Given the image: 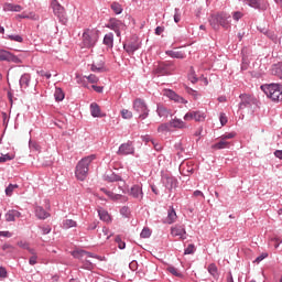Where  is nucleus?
<instances>
[{
  "label": "nucleus",
  "mask_w": 282,
  "mask_h": 282,
  "mask_svg": "<svg viewBox=\"0 0 282 282\" xmlns=\"http://www.w3.org/2000/svg\"><path fill=\"white\" fill-rule=\"evenodd\" d=\"M133 109L139 113L140 120L149 118V107L144 100L138 98L133 101Z\"/></svg>",
  "instance_id": "4"
},
{
  "label": "nucleus",
  "mask_w": 282,
  "mask_h": 282,
  "mask_svg": "<svg viewBox=\"0 0 282 282\" xmlns=\"http://www.w3.org/2000/svg\"><path fill=\"white\" fill-rule=\"evenodd\" d=\"M94 160H96V154L85 156L77 163L75 170L77 180H80V182H85V180H87V175L89 173V164H91Z\"/></svg>",
  "instance_id": "1"
},
{
  "label": "nucleus",
  "mask_w": 282,
  "mask_h": 282,
  "mask_svg": "<svg viewBox=\"0 0 282 282\" xmlns=\"http://www.w3.org/2000/svg\"><path fill=\"white\" fill-rule=\"evenodd\" d=\"M100 239H110L111 238V231H109V228L104 227L101 232L99 234Z\"/></svg>",
  "instance_id": "39"
},
{
  "label": "nucleus",
  "mask_w": 282,
  "mask_h": 282,
  "mask_svg": "<svg viewBox=\"0 0 282 282\" xmlns=\"http://www.w3.org/2000/svg\"><path fill=\"white\" fill-rule=\"evenodd\" d=\"M195 252V245H188L185 249L184 254H193Z\"/></svg>",
  "instance_id": "54"
},
{
  "label": "nucleus",
  "mask_w": 282,
  "mask_h": 282,
  "mask_svg": "<svg viewBox=\"0 0 282 282\" xmlns=\"http://www.w3.org/2000/svg\"><path fill=\"white\" fill-rule=\"evenodd\" d=\"M133 153H135V148L130 141L122 143L117 151V155H133Z\"/></svg>",
  "instance_id": "8"
},
{
  "label": "nucleus",
  "mask_w": 282,
  "mask_h": 282,
  "mask_svg": "<svg viewBox=\"0 0 282 282\" xmlns=\"http://www.w3.org/2000/svg\"><path fill=\"white\" fill-rule=\"evenodd\" d=\"M106 182H120V176L115 173L107 174L105 176Z\"/></svg>",
  "instance_id": "41"
},
{
  "label": "nucleus",
  "mask_w": 282,
  "mask_h": 282,
  "mask_svg": "<svg viewBox=\"0 0 282 282\" xmlns=\"http://www.w3.org/2000/svg\"><path fill=\"white\" fill-rule=\"evenodd\" d=\"M219 120H220L221 127H225V124H227L228 122V117H226V113L221 112L219 116Z\"/></svg>",
  "instance_id": "53"
},
{
  "label": "nucleus",
  "mask_w": 282,
  "mask_h": 282,
  "mask_svg": "<svg viewBox=\"0 0 282 282\" xmlns=\"http://www.w3.org/2000/svg\"><path fill=\"white\" fill-rule=\"evenodd\" d=\"M130 195L137 199H142V187L140 185H134L130 189Z\"/></svg>",
  "instance_id": "24"
},
{
  "label": "nucleus",
  "mask_w": 282,
  "mask_h": 282,
  "mask_svg": "<svg viewBox=\"0 0 282 282\" xmlns=\"http://www.w3.org/2000/svg\"><path fill=\"white\" fill-rule=\"evenodd\" d=\"M18 246L19 248H22V250H28V252H30V250H34L33 248L30 247V243L23 240L19 241Z\"/></svg>",
  "instance_id": "45"
},
{
  "label": "nucleus",
  "mask_w": 282,
  "mask_h": 282,
  "mask_svg": "<svg viewBox=\"0 0 282 282\" xmlns=\"http://www.w3.org/2000/svg\"><path fill=\"white\" fill-rule=\"evenodd\" d=\"M97 42H98V31L88 29L83 33L84 47H94Z\"/></svg>",
  "instance_id": "3"
},
{
  "label": "nucleus",
  "mask_w": 282,
  "mask_h": 282,
  "mask_svg": "<svg viewBox=\"0 0 282 282\" xmlns=\"http://www.w3.org/2000/svg\"><path fill=\"white\" fill-rule=\"evenodd\" d=\"M263 259H268V253H262L261 256L256 258L254 263H261V261H263Z\"/></svg>",
  "instance_id": "58"
},
{
  "label": "nucleus",
  "mask_w": 282,
  "mask_h": 282,
  "mask_svg": "<svg viewBox=\"0 0 282 282\" xmlns=\"http://www.w3.org/2000/svg\"><path fill=\"white\" fill-rule=\"evenodd\" d=\"M195 122H204L206 120V113L202 111H193Z\"/></svg>",
  "instance_id": "37"
},
{
  "label": "nucleus",
  "mask_w": 282,
  "mask_h": 282,
  "mask_svg": "<svg viewBox=\"0 0 282 282\" xmlns=\"http://www.w3.org/2000/svg\"><path fill=\"white\" fill-rule=\"evenodd\" d=\"M54 97L57 102H61L62 100L65 99V93H63V89L56 88L54 93Z\"/></svg>",
  "instance_id": "38"
},
{
  "label": "nucleus",
  "mask_w": 282,
  "mask_h": 282,
  "mask_svg": "<svg viewBox=\"0 0 282 282\" xmlns=\"http://www.w3.org/2000/svg\"><path fill=\"white\" fill-rule=\"evenodd\" d=\"M8 276V271L6 268L0 267V279H6Z\"/></svg>",
  "instance_id": "61"
},
{
  "label": "nucleus",
  "mask_w": 282,
  "mask_h": 282,
  "mask_svg": "<svg viewBox=\"0 0 282 282\" xmlns=\"http://www.w3.org/2000/svg\"><path fill=\"white\" fill-rule=\"evenodd\" d=\"M184 120H186L187 122H189V120H194V112L189 111L184 116Z\"/></svg>",
  "instance_id": "60"
},
{
  "label": "nucleus",
  "mask_w": 282,
  "mask_h": 282,
  "mask_svg": "<svg viewBox=\"0 0 282 282\" xmlns=\"http://www.w3.org/2000/svg\"><path fill=\"white\" fill-rule=\"evenodd\" d=\"M19 217H21V213L19 210L11 209L6 214V221H14Z\"/></svg>",
  "instance_id": "20"
},
{
  "label": "nucleus",
  "mask_w": 282,
  "mask_h": 282,
  "mask_svg": "<svg viewBox=\"0 0 282 282\" xmlns=\"http://www.w3.org/2000/svg\"><path fill=\"white\" fill-rule=\"evenodd\" d=\"M10 160H14V155L4 154L0 156V164H3L4 162H10Z\"/></svg>",
  "instance_id": "49"
},
{
  "label": "nucleus",
  "mask_w": 282,
  "mask_h": 282,
  "mask_svg": "<svg viewBox=\"0 0 282 282\" xmlns=\"http://www.w3.org/2000/svg\"><path fill=\"white\" fill-rule=\"evenodd\" d=\"M90 72H95V73H102V72H107V68L105 67V58L104 57H99L97 59H95L93 62V64L90 65Z\"/></svg>",
  "instance_id": "10"
},
{
  "label": "nucleus",
  "mask_w": 282,
  "mask_h": 282,
  "mask_svg": "<svg viewBox=\"0 0 282 282\" xmlns=\"http://www.w3.org/2000/svg\"><path fill=\"white\" fill-rule=\"evenodd\" d=\"M223 140H232V138H235V132H230V133H228V134H223L221 137H220Z\"/></svg>",
  "instance_id": "59"
},
{
  "label": "nucleus",
  "mask_w": 282,
  "mask_h": 282,
  "mask_svg": "<svg viewBox=\"0 0 282 282\" xmlns=\"http://www.w3.org/2000/svg\"><path fill=\"white\" fill-rule=\"evenodd\" d=\"M15 188H19V185L17 184H10L7 188H6V195H8V197H11L12 193H14Z\"/></svg>",
  "instance_id": "43"
},
{
  "label": "nucleus",
  "mask_w": 282,
  "mask_h": 282,
  "mask_svg": "<svg viewBox=\"0 0 282 282\" xmlns=\"http://www.w3.org/2000/svg\"><path fill=\"white\" fill-rule=\"evenodd\" d=\"M72 257H74V259H83V257H94V254L85 250H74L72 251Z\"/></svg>",
  "instance_id": "23"
},
{
  "label": "nucleus",
  "mask_w": 282,
  "mask_h": 282,
  "mask_svg": "<svg viewBox=\"0 0 282 282\" xmlns=\"http://www.w3.org/2000/svg\"><path fill=\"white\" fill-rule=\"evenodd\" d=\"M156 113L160 118H169V116H171V110L162 105H158Z\"/></svg>",
  "instance_id": "21"
},
{
  "label": "nucleus",
  "mask_w": 282,
  "mask_h": 282,
  "mask_svg": "<svg viewBox=\"0 0 282 282\" xmlns=\"http://www.w3.org/2000/svg\"><path fill=\"white\" fill-rule=\"evenodd\" d=\"M86 78H87V80H88L89 83H93V84L98 83V76H96V75H94V74H90V75L87 76Z\"/></svg>",
  "instance_id": "56"
},
{
  "label": "nucleus",
  "mask_w": 282,
  "mask_h": 282,
  "mask_svg": "<svg viewBox=\"0 0 282 282\" xmlns=\"http://www.w3.org/2000/svg\"><path fill=\"white\" fill-rule=\"evenodd\" d=\"M100 191L105 193V195H107L109 199H112V202H118V199L122 198V195L115 194L113 192L107 191V188H101Z\"/></svg>",
  "instance_id": "30"
},
{
  "label": "nucleus",
  "mask_w": 282,
  "mask_h": 282,
  "mask_svg": "<svg viewBox=\"0 0 282 282\" xmlns=\"http://www.w3.org/2000/svg\"><path fill=\"white\" fill-rule=\"evenodd\" d=\"M29 253L31 254V257L29 258V263L31 265H36V263H39V254H36V250L29 249Z\"/></svg>",
  "instance_id": "33"
},
{
  "label": "nucleus",
  "mask_w": 282,
  "mask_h": 282,
  "mask_svg": "<svg viewBox=\"0 0 282 282\" xmlns=\"http://www.w3.org/2000/svg\"><path fill=\"white\" fill-rule=\"evenodd\" d=\"M115 241L118 243V248L120 250H124V248H127V243H124L120 237H116Z\"/></svg>",
  "instance_id": "50"
},
{
  "label": "nucleus",
  "mask_w": 282,
  "mask_h": 282,
  "mask_svg": "<svg viewBox=\"0 0 282 282\" xmlns=\"http://www.w3.org/2000/svg\"><path fill=\"white\" fill-rule=\"evenodd\" d=\"M90 113L93 118H102V113L100 112V106L94 102L90 105Z\"/></svg>",
  "instance_id": "22"
},
{
  "label": "nucleus",
  "mask_w": 282,
  "mask_h": 282,
  "mask_svg": "<svg viewBox=\"0 0 282 282\" xmlns=\"http://www.w3.org/2000/svg\"><path fill=\"white\" fill-rule=\"evenodd\" d=\"M209 23H210L212 28H214V30H218L219 29V13L216 15H212V18L209 19Z\"/></svg>",
  "instance_id": "36"
},
{
  "label": "nucleus",
  "mask_w": 282,
  "mask_h": 282,
  "mask_svg": "<svg viewBox=\"0 0 282 282\" xmlns=\"http://www.w3.org/2000/svg\"><path fill=\"white\" fill-rule=\"evenodd\" d=\"M149 237H151V229L143 228V230L141 231V238L142 239H149Z\"/></svg>",
  "instance_id": "51"
},
{
  "label": "nucleus",
  "mask_w": 282,
  "mask_h": 282,
  "mask_svg": "<svg viewBox=\"0 0 282 282\" xmlns=\"http://www.w3.org/2000/svg\"><path fill=\"white\" fill-rule=\"evenodd\" d=\"M107 28H109V30H113V32L117 34V36H120L122 30H124L126 26H124V23H122V21L111 19L108 22Z\"/></svg>",
  "instance_id": "7"
},
{
  "label": "nucleus",
  "mask_w": 282,
  "mask_h": 282,
  "mask_svg": "<svg viewBox=\"0 0 282 282\" xmlns=\"http://www.w3.org/2000/svg\"><path fill=\"white\" fill-rule=\"evenodd\" d=\"M239 98L241 100L239 104V109H247L252 107V105H257V98L252 97L251 95L241 94Z\"/></svg>",
  "instance_id": "5"
},
{
  "label": "nucleus",
  "mask_w": 282,
  "mask_h": 282,
  "mask_svg": "<svg viewBox=\"0 0 282 282\" xmlns=\"http://www.w3.org/2000/svg\"><path fill=\"white\" fill-rule=\"evenodd\" d=\"M9 41H15L17 43H23V37L21 35H8Z\"/></svg>",
  "instance_id": "52"
},
{
  "label": "nucleus",
  "mask_w": 282,
  "mask_h": 282,
  "mask_svg": "<svg viewBox=\"0 0 282 282\" xmlns=\"http://www.w3.org/2000/svg\"><path fill=\"white\" fill-rule=\"evenodd\" d=\"M177 220V214L175 213V209L171 207L167 212V217L164 220V224H175Z\"/></svg>",
  "instance_id": "17"
},
{
  "label": "nucleus",
  "mask_w": 282,
  "mask_h": 282,
  "mask_svg": "<svg viewBox=\"0 0 282 282\" xmlns=\"http://www.w3.org/2000/svg\"><path fill=\"white\" fill-rule=\"evenodd\" d=\"M104 45L111 50L113 47V33H108L104 36Z\"/></svg>",
  "instance_id": "34"
},
{
  "label": "nucleus",
  "mask_w": 282,
  "mask_h": 282,
  "mask_svg": "<svg viewBox=\"0 0 282 282\" xmlns=\"http://www.w3.org/2000/svg\"><path fill=\"white\" fill-rule=\"evenodd\" d=\"M52 8L54 11V14H57V17H61V14L65 12V9L63 8V6H61L56 0L52 1Z\"/></svg>",
  "instance_id": "26"
},
{
  "label": "nucleus",
  "mask_w": 282,
  "mask_h": 282,
  "mask_svg": "<svg viewBox=\"0 0 282 282\" xmlns=\"http://www.w3.org/2000/svg\"><path fill=\"white\" fill-rule=\"evenodd\" d=\"M245 1L250 8H254V10H260L262 12H265V10H268V8L270 7L268 1L265 0H245Z\"/></svg>",
  "instance_id": "6"
},
{
  "label": "nucleus",
  "mask_w": 282,
  "mask_h": 282,
  "mask_svg": "<svg viewBox=\"0 0 282 282\" xmlns=\"http://www.w3.org/2000/svg\"><path fill=\"white\" fill-rule=\"evenodd\" d=\"M207 271L209 272V274L212 276H214L215 279H219V270L217 269V264L216 263H210L207 267Z\"/></svg>",
  "instance_id": "31"
},
{
  "label": "nucleus",
  "mask_w": 282,
  "mask_h": 282,
  "mask_svg": "<svg viewBox=\"0 0 282 282\" xmlns=\"http://www.w3.org/2000/svg\"><path fill=\"white\" fill-rule=\"evenodd\" d=\"M170 127L172 129H186V122H184L182 119H172L170 121Z\"/></svg>",
  "instance_id": "16"
},
{
  "label": "nucleus",
  "mask_w": 282,
  "mask_h": 282,
  "mask_svg": "<svg viewBox=\"0 0 282 282\" xmlns=\"http://www.w3.org/2000/svg\"><path fill=\"white\" fill-rule=\"evenodd\" d=\"M167 272H170V274H173V276H182V273L175 267H169Z\"/></svg>",
  "instance_id": "48"
},
{
  "label": "nucleus",
  "mask_w": 282,
  "mask_h": 282,
  "mask_svg": "<svg viewBox=\"0 0 282 282\" xmlns=\"http://www.w3.org/2000/svg\"><path fill=\"white\" fill-rule=\"evenodd\" d=\"M163 96H166V98H170V100H174V102H178L181 105H186L188 102L186 99L180 95H176V93L171 89H164Z\"/></svg>",
  "instance_id": "9"
},
{
  "label": "nucleus",
  "mask_w": 282,
  "mask_h": 282,
  "mask_svg": "<svg viewBox=\"0 0 282 282\" xmlns=\"http://www.w3.org/2000/svg\"><path fill=\"white\" fill-rule=\"evenodd\" d=\"M167 131H171V123H162L158 128L159 133H166Z\"/></svg>",
  "instance_id": "40"
},
{
  "label": "nucleus",
  "mask_w": 282,
  "mask_h": 282,
  "mask_svg": "<svg viewBox=\"0 0 282 282\" xmlns=\"http://www.w3.org/2000/svg\"><path fill=\"white\" fill-rule=\"evenodd\" d=\"M123 50H126V52L128 54H133V52L140 50V45H138V44H124Z\"/></svg>",
  "instance_id": "35"
},
{
  "label": "nucleus",
  "mask_w": 282,
  "mask_h": 282,
  "mask_svg": "<svg viewBox=\"0 0 282 282\" xmlns=\"http://www.w3.org/2000/svg\"><path fill=\"white\" fill-rule=\"evenodd\" d=\"M98 215H99V218L101 219V221H106V224H109V221H111V216L109 215V212H107L102 208H99Z\"/></svg>",
  "instance_id": "28"
},
{
  "label": "nucleus",
  "mask_w": 282,
  "mask_h": 282,
  "mask_svg": "<svg viewBox=\"0 0 282 282\" xmlns=\"http://www.w3.org/2000/svg\"><path fill=\"white\" fill-rule=\"evenodd\" d=\"M271 242L273 243L274 248H279V246H281L282 243V239L279 237L272 238Z\"/></svg>",
  "instance_id": "55"
},
{
  "label": "nucleus",
  "mask_w": 282,
  "mask_h": 282,
  "mask_svg": "<svg viewBox=\"0 0 282 282\" xmlns=\"http://www.w3.org/2000/svg\"><path fill=\"white\" fill-rule=\"evenodd\" d=\"M166 54L167 56H171V58H186V53H184L183 51H166Z\"/></svg>",
  "instance_id": "25"
},
{
  "label": "nucleus",
  "mask_w": 282,
  "mask_h": 282,
  "mask_svg": "<svg viewBox=\"0 0 282 282\" xmlns=\"http://www.w3.org/2000/svg\"><path fill=\"white\" fill-rule=\"evenodd\" d=\"M121 116L124 120H131V118H133V112H131L128 109H122L121 110Z\"/></svg>",
  "instance_id": "44"
},
{
  "label": "nucleus",
  "mask_w": 282,
  "mask_h": 282,
  "mask_svg": "<svg viewBox=\"0 0 282 282\" xmlns=\"http://www.w3.org/2000/svg\"><path fill=\"white\" fill-rule=\"evenodd\" d=\"M271 73L273 76H276L278 78H280V80H282V63L274 64L272 66Z\"/></svg>",
  "instance_id": "27"
},
{
  "label": "nucleus",
  "mask_w": 282,
  "mask_h": 282,
  "mask_svg": "<svg viewBox=\"0 0 282 282\" xmlns=\"http://www.w3.org/2000/svg\"><path fill=\"white\" fill-rule=\"evenodd\" d=\"M212 149L214 151H219L221 149H230V142L225 141V139L220 137L219 141L212 145Z\"/></svg>",
  "instance_id": "14"
},
{
  "label": "nucleus",
  "mask_w": 282,
  "mask_h": 282,
  "mask_svg": "<svg viewBox=\"0 0 282 282\" xmlns=\"http://www.w3.org/2000/svg\"><path fill=\"white\" fill-rule=\"evenodd\" d=\"M181 169L185 171L187 175H189L191 173H193V171H195V165L192 163V161H187L182 163Z\"/></svg>",
  "instance_id": "29"
},
{
  "label": "nucleus",
  "mask_w": 282,
  "mask_h": 282,
  "mask_svg": "<svg viewBox=\"0 0 282 282\" xmlns=\"http://www.w3.org/2000/svg\"><path fill=\"white\" fill-rule=\"evenodd\" d=\"M35 217H37V219H47V217H50V213H47L43 207L37 206L35 207Z\"/></svg>",
  "instance_id": "19"
},
{
  "label": "nucleus",
  "mask_w": 282,
  "mask_h": 282,
  "mask_svg": "<svg viewBox=\"0 0 282 282\" xmlns=\"http://www.w3.org/2000/svg\"><path fill=\"white\" fill-rule=\"evenodd\" d=\"M171 235L172 237H178V239L184 241V239H186V229L182 225H176L171 228Z\"/></svg>",
  "instance_id": "12"
},
{
  "label": "nucleus",
  "mask_w": 282,
  "mask_h": 282,
  "mask_svg": "<svg viewBox=\"0 0 282 282\" xmlns=\"http://www.w3.org/2000/svg\"><path fill=\"white\" fill-rule=\"evenodd\" d=\"M163 184L165 185V188H167V191H171L172 188H175L177 186V180H175V177L173 176H164Z\"/></svg>",
  "instance_id": "13"
},
{
  "label": "nucleus",
  "mask_w": 282,
  "mask_h": 282,
  "mask_svg": "<svg viewBox=\"0 0 282 282\" xmlns=\"http://www.w3.org/2000/svg\"><path fill=\"white\" fill-rule=\"evenodd\" d=\"M219 25L228 30L230 28V15L227 13H219Z\"/></svg>",
  "instance_id": "15"
},
{
  "label": "nucleus",
  "mask_w": 282,
  "mask_h": 282,
  "mask_svg": "<svg viewBox=\"0 0 282 282\" xmlns=\"http://www.w3.org/2000/svg\"><path fill=\"white\" fill-rule=\"evenodd\" d=\"M31 76L30 74H24L21 76L20 78V85L21 87H23L24 89H28V87H30V80H31Z\"/></svg>",
  "instance_id": "32"
},
{
  "label": "nucleus",
  "mask_w": 282,
  "mask_h": 282,
  "mask_svg": "<svg viewBox=\"0 0 282 282\" xmlns=\"http://www.w3.org/2000/svg\"><path fill=\"white\" fill-rule=\"evenodd\" d=\"M186 93L189 95V96H193V98H195V100H197V98H199V93H197V90H194L193 88L191 87H186Z\"/></svg>",
  "instance_id": "47"
},
{
  "label": "nucleus",
  "mask_w": 282,
  "mask_h": 282,
  "mask_svg": "<svg viewBox=\"0 0 282 282\" xmlns=\"http://www.w3.org/2000/svg\"><path fill=\"white\" fill-rule=\"evenodd\" d=\"M63 226L65 228H76V221L73 219H66L64 220Z\"/></svg>",
  "instance_id": "46"
},
{
  "label": "nucleus",
  "mask_w": 282,
  "mask_h": 282,
  "mask_svg": "<svg viewBox=\"0 0 282 282\" xmlns=\"http://www.w3.org/2000/svg\"><path fill=\"white\" fill-rule=\"evenodd\" d=\"M264 34L268 36V39H271V41H276V34H274V32L267 31Z\"/></svg>",
  "instance_id": "57"
},
{
  "label": "nucleus",
  "mask_w": 282,
  "mask_h": 282,
  "mask_svg": "<svg viewBox=\"0 0 282 282\" xmlns=\"http://www.w3.org/2000/svg\"><path fill=\"white\" fill-rule=\"evenodd\" d=\"M232 17H234L235 21H239V19H241L243 17V13L236 11V12H234Z\"/></svg>",
  "instance_id": "62"
},
{
  "label": "nucleus",
  "mask_w": 282,
  "mask_h": 282,
  "mask_svg": "<svg viewBox=\"0 0 282 282\" xmlns=\"http://www.w3.org/2000/svg\"><path fill=\"white\" fill-rule=\"evenodd\" d=\"M111 10L115 12V14H122V6L118 2H113L111 4Z\"/></svg>",
  "instance_id": "42"
},
{
  "label": "nucleus",
  "mask_w": 282,
  "mask_h": 282,
  "mask_svg": "<svg viewBox=\"0 0 282 282\" xmlns=\"http://www.w3.org/2000/svg\"><path fill=\"white\" fill-rule=\"evenodd\" d=\"M189 80H191V83H193L194 85H195V83H197V76L195 75V73H192V74H189Z\"/></svg>",
  "instance_id": "63"
},
{
  "label": "nucleus",
  "mask_w": 282,
  "mask_h": 282,
  "mask_svg": "<svg viewBox=\"0 0 282 282\" xmlns=\"http://www.w3.org/2000/svg\"><path fill=\"white\" fill-rule=\"evenodd\" d=\"M3 10L4 12H21L23 7L13 3H4Z\"/></svg>",
  "instance_id": "18"
},
{
  "label": "nucleus",
  "mask_w": 282,
  "mask_h": 282,
  "mask_svg": "<svg viewBox=\"0 0 282 282\" xmlns=\"http://www.w3.org/2000/svg\"><path fill=\"white\" fill-rule=\"evenodd\" d=\"M274 155H275V158H278L279 160H282V150H276V151L274 152Z\"/></svg>",
  "instance_id": "64"
},
{
  "label": "nucleus",
  "mask_w": 282,
  "mask_h": 282,
  "mask_svg": "<svg viewBox=\"0 0 282 282\" xmlns=\"http://www.w3.org/2000/svg\"><path fill=\"white\" fill-rule=\"evenodd\" d=\"M262 91L273 100V102L282 101V85L281 84H269L261 86Z\"/></svg>",
  "instance_id": "2"
},
{
  "label": "nucleus",
  "mask_w": 282,
  "mask_h": 282,
  "mask_svg": "<svg viewBox=\"0 0 282 282\" xmlns=\"http://www.w3.org/2000/svg\"><path fill=\"white\" fill-rule=\"evenodd\" d=\"M0 61H7L8 63H23L19 56L8 52V51H0Z\"/></svg>",
  "instance_id": "11"
}]
</instances>
